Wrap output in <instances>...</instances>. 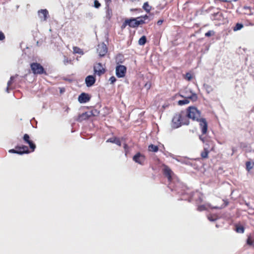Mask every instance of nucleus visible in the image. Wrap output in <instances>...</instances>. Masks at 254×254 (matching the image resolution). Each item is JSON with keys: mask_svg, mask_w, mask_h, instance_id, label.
<instances>
[{"mask_svg": "<svg viewBox=\"0 0 254 254\" xmlns=\"http://www.w3.org/2000/svg\"><path fill=\"white\" fill-rule=\"evenodd\" d=\"M30 68L32 72L34 74H42L47 75L46 71L45 70L43 66L39 63H33L30 64Z\"/></svg>", "mask_w": 254, "mask_h": 254, "instance_id": "1", "label": "nucleus"}, {"mask_svg": "<svg viewBox=\"0 0 254 254\" xmlns=\"http://www.w3.org/2000/svg\"><path fill=\"white\" fill-rule=\"evenodd\" d=\"M187 114L190 119L198 121L200 118V112L193 107H190L187 109Z\"/></svg>", "mask_w": 254, "mask_h": 254, "instance_id": "2", "label": "nucleus"}, {"mask_svg": "<svg viewBox=\"0 0 254 254\" xmlns=\"http://www.w3.org/2000/svg\"><path fill=\"white\" fill-rule=\"evenodd\" d=\"M162 166V172L163 175L167 178L168 181L171 182L173 180V176L174 175V173L167 165L163 164Z\"/></svg>", "mask_w": 254, "mask_h": 254, "instance_id": "3", "label": "nucleus"}, {"mask_svg": "<svg viewBox=\"0 0 254 254\" xmlns=\"http://www.w3.org/2000/svg\"><path fill=\"white\" fill-rule=\"evenodd\" d=\"M94 72L95 74L101 76L105 73L106 69L103 67L102 64L99 63L94 65Z\"/></svg>", "mask_w": 254, "mask_h": 254, "instance_id": "4", "label": "nucleus"}, {"mask_svg": "<svg viewBox=\"0 0 254 254\" xmlns=\"http://www.w3.org/2000/svg\"><path fill=\"white\" fill-rule=\"evenodd\" d=\"M132 159L135 162L141 165H144V162L146 160L145 156L140 152L137 153L133 157Z\"/></svg>", "mask_w": 254, "mask_h": 254, "instance_id": "5", "label": "nucleus"}, {"mask_svg": "<svg viewBox=\"0 0 254 254\" xmlns=\"http://www.w3.org/2000/svg\"><path fill=\"white\" fill-rule=\"evenodd\" d=\"M127 68L125 66L119 65L116 68V75L118 77H123L125 76Z\"/></svg>", "mask_w": 254, "mask_h": 254, "instance_id": "6", "label": "nucleus"}, {"mask_svg": "<svg viewBox=\"0 0 254 254\" xmlns=\"http://www.w3.org/2000/svg\"><path fill=\"white\" fill-rule=\"evenodd\" d=\"M181 114H176L172 119V126L174 128H178L182 126L181 122Z\"/></svg>", "mask_w": 254, "mask_h": 254, "instance_id": "7", "label": "nucleus"}, {"mask_svg": "<svg viewBox=\"0 0 254 254\" xmlns=\"http://www.w3.org/2000/svg\"><path fill=\"white\" fill-rule=\"evenodd\" d=\"M97 50L99 56L102 57L105 56L107 54L108 48L104 43H102L98 45Z\"/></svg>", "mask_w": 254, "mask_h": 254, "instance_id": "8", "label": "nucleus"}, {"mask_svg": "<svg viewBox=\"0 0 254 254\" xmlns=\"http://www.w3.org/2000/svg\"><path fill=\"white\" fill-rule=\"evenodd\" d=\"M23 139L25 143L29 144L31 151L33 152L36 148V145L30 139L29 135L28 134H25L23 137Z\"/></svg>", "mask_w": 254, "mask_h": 254, "instance_id": "9", "label": "nucleus"}, {"mask_svg": "<svg viewBox=\"0 0 254 254\" xmlns=\"http://www.w3.org/2000/svg\"><path fill=\"white\" fill-rule=\"evenodd\" d=\"M198 122H199V126L203 134H205L207 132L208 125L205 119L201 118Z\"/></svg>", "mask_w": 254, "mask_h": 254, "instance_id": "10", "label": "nucleus"}, {"mask_svg": "<svg viewBox=\"0 0 254 254\" xmlns=\"http://www.w3.org/2000/svg\"><path fill=\"white\" fill-rule=\"evenodd\" d=\"M38 15L42 21H46L49 16V12L46 9L38 11Z\"/></svg>", "mask_w": 254, "mask_h": 254, "instance_id": "11", "label": "nucleus"}, {"mask_svg": "<svg viewBox=\"0 0 254 254\" xmlns=\"http://www.w3.org/2000/svg\"><path fill=\"white\" fill-rule=\"evenodd\" d=\"M90 99V96L85 93H82L78 98V101L80 103H84L88 102Z\"/></svg>", "mask_w": 254, "mask_h": 254, "instance_id": "12", "label": "nucleus"}, {"mask_svg": "<svg viewBox=\"0 0 254 254\" xmlns=\"http://www.w3.org/2000/svg\"><path fill=\"white\" fill-rule=\"evenodd\" d=\"M96 79L93 75H88L85 78V83L87 87L92 86L95 82Z\"/></svg>", "mask_w": 254, "mask_h": 254, "instance_id": "13", "label": "nucleus"}, {"mask_svg": "<svg viewBox=\"0 0 254 254\" xmlns=\"http://www.w3.org/2000/svg\"><path fill=\"white\" fill-rule=\"evenodd\" d=\"M204 143V148H207L210 151H214L215 148V144L212 141L206 140Z\"/></svg>", "mask_w": 254, "mask_h": 254, "instance_id": "14", "label": "nucleus"}, {"mask_svg": "<svg viewBox=\"0 0 254 254\" xmlns=\"http://www.w3.org/2000/svg\"><path fill=\"white\" fill-rule=\"evenodd\" d=\"M181 125H188L189 124V119L190 118L188 117V114H185L184 113H181Z\"/></svg>", "mask_w": 254, "mask_h": 254, "instance_id": "15", "label": "nucleus"}, {"mask_svg": "<svg viewBox=\"0 0 254 254\" xmlns=\"http://www.w3.org/2000/svg\"><path fill=\"white\" fill-rule=\"evenodd\" d=\"M15 149H16L17 150L20 151L21 152L25 151V152H24L23 154H28L32 152L31 151V150H29L28 147L26 145H17L15 147Z\"/></svg>", "mask_w": 254, "mask_h": 254, "instance_id": "16", "label": "nucleus"}, {"mask_svg": "<svg viewBox=\"0 0 254 254\" xmlns=\"http://www.w3.org/2000/svg\"><path fill=\"white\" fill-rule=\"evenodd\" d=\"M128 26L132 28H136L138 26V24L137 23V19L136 18H130L127 19Z\"/></svg>", "mask_w": 254, "mask_h": 254, "instance_id": "17", "label": "nucleus"}, {"mask_svg": "<svg viewBox=\"0 0 254 254\" xmlns=\"http://www.w3.org/2000/svg\"><path fill=\"white\" fill-rule=\"evenodd\" d=\"M90 117V115L89 114L88 112L83 113L78 116V118L77 119L78 122H82L84 120H86L88 119V118Z\"/></svg>", "mask_w": 254, "mask_h": 254, "instance_id": "18", "label": "nucleus"}, {"mask_svg": "<svg viewBox=\"0 0 254 254\" xmlns=\"http://www.w3.org/2000/svg\"><path fill=\"white\" fill-rule=\"evenodd\" d=\"M222 16V14L219 12H218L212 14L210 18L212 20L219 21L221 20Z\"/></svg>", "mask_w": 254, "mask_h": 254, "instance_id": "19", "label": "nucleus"}, {"mask_svg": "<svg viewBox=\"0 0 254 254\" xmlns=\"http://www.w3.org/2000/svg\"><path fill=\"white\" fill-rule=\"evenodd\" d=\"M106 142H111L116 144L119 146H121V141L119 138L114 137L109 138Z\"/></svg>", "mask_w": 254, "mask_h": 254, "instance_id": "20", "label": "nucleus"}, {"mask_svg": "<svg viewBox=\"0 0 254 254\" xmlns=\"http://www.w3.org/2000/svg\"><path fill=\"white\" fill-rule=\"evenodd\" d=\"M193 97H194L195 98H196V96L195 94L189 97L188 98H187V99H185L182 100H179L178 101V104L181 106H182V105H184L185 104H188L190 102L189 99H192Z\"/></svg>", "mask_w": 254, "mask_h": 254, "instance_id": "21", "label": "nucleus"}, {"mask_svg": "<svg viewBox=\"0 0 254 254\" xmlns=\"http://www.w3.org/2000/svg\"><path fill=\"white\" fill-rule=\"evenodd\" d=\"M106 8V17L108 20H110L113 16L112 10L110 6L105 7Z\"/></svg>", "mask_w": 254, "mask_h": 254, "instance_id": "22", "label": "nucleus"}, {"mask_svg": "<svg viewBox=\"0 0 254 254\" xmlns=\"http://www.w3.org/2000/svg\"><path fill=\"white\" fill-rule=\"evenodd\" d=\"M254 167V161H247L246 162V169L247 171L250 172Z\"/></svg>", "mask_w": 254, "mask_h": 254, "instance_id": "23", "label": "nucleus"}, {"mask_svg": "<svg viewBox=\"0 0 254 254\" xmlns=\"http://www.w3.org/2000/svg\"><path fill=\"white\" fill-rule=\"evenodd\" d=\"M211 151L208 150L207 148H204L203 151L201 152L200 156L202 159H206L208 157V154Z\"/></svg>", "mask_w": 254, "mask_h": 254, "instance_id": "24", "label": "nucleus"}, {"mask_svg": "<svg viewBox=\"0 0 254 254\" xmlns=\"http://www.w3.org/2000/svg\"><path fill=\"white\" fill-rule=\"evenodd\" d=\"M63 63L64 65H66L68 64H72V60L70 58H68L66 56H64Z\"/></svg>", "mask_w": 254, "mask_h": 254, "instance_id": "25", "label": "nucleus"}, {"mask_svg": "<svg viewBox=\"0 0 254 254\" xmlns=\"http://www.w3.org/2000/svg\"><path fill=\"white\" fill-rule=\"evenodd\" d=\"M235 227H236L235 230L237 233H244L245 228L244 226L237 224V225H236Z\"/></svg>", "mask_w": 254, "mask_h": 254, "instance_id": "26", "label": "nucleus"}, {"mask_svg": "<svg viewBox=\"0 0 254 254\" xmlns=\"http://www.w3.org/2000/svg\"><path fill=\"white\" fill-rule=\"evenodd\" d=\"M158 147L153 144H150L148 146V150L151 152H156L158 151Z\"/></svg>", "mask_w": 254, "mask_h": 254, "instance_id": "27", "label": "nucleus"}, {"mask_svg": "<svg viewBox=\"0 0 254 254\" xmlns=\"http://www.w3.org/2000/svg\"><path fill=\"white\" fill-rule=\"evenodd\" d=\"M244 27V25L242 23H237L236 24L235 26L233 27V30L234 31H237L238 30H241Z\"/></svg>", "mask_w": 254, "mask_h": 254, "instance_id": "28", "label": "nucleus"}, {"mask_svg": "<svg viewBox=\"0 0 254 254\" xmlns=\"http://www.w3.org/2000/svg\"><path fill=\"white\" fill-rule=\"evenodd\" d=\"M143 8L148 13L150 12L151 9V6L149 5L148 2L144 3L143 5Z\"/></svg>", "mask_w": 254, "mask_h": 254, "instance_id": "29", "label": "nucleus"}, {"mask_svg": "<svg viewBox=\"0 0 254 254\" xmlns=\"http://www.w3.org/2000/svg\"><path fill=\"white\" fill-rule=\"evenodd\" d=\"M73 52L74 54H83V52L82 50L79 47L74 46L73 47Z\"/></svg>", "mask_w": 254, "mask_h": 254, "instance_id": "30", "label": "nucleus"}, {"mask_svg": "<svg viewBox=\"0 0 254 254\" xmlns=\"http://www.w3.org/2000/svg\"><path fill=\"white\" fill-rule=\"evenodd\" d=\"M146 43V37L145 36H142L138 40V44L140 45H144Z\"/></svg>", "mask_w": 254, "mask_h": 254, "instance_id": "31", "label": "nucleus"}, {"mask_svg": "<svg viewBox=\"0 0 254 254\" xmlns=\"http://www.w3.org/2000/svg\"><path fill=\"white\" fill-rule=\"evenodd\" d=\"M137 23L138 24V26L140 25H142L146 23H148V21H146L143 19L141 17H137Z\"/></svg>", "mask_w": 254, "mask_h": 254, "instance_id": "32", "label": "nucleus"}, {"mask_svg": "<svg viewBox=\"0 0 254 254\" xmlns=\"http://www.w3.org/2000/svg\"><path fill=\"white\" fill-rule=\"evenodd\" d=\"M8 152L9 153H16V154H20V155H22L23 154V153L24 152H25V151H22V152H21L20 151H18L16 149H10Z\"/></svg>", "mask_w": 254, "mask_h": 254, "instance_id": "33", "label": "nucleus"}, {"mask_svg": "<svg viewBox=\"0 0 254 254\" xmlns=\"http://www.w3.org/2000/svg\"><path fill=\"white\" fill-rule=\"evenodd\" d=\"M13 79H14V77L11 76L10 78V80L7 82V86L6 87V91L7 92H9V86L11 85Z\"/></svg>", "mask_w": 254, "mask_h": 254, "instance_id": "34", "label": "nucleus"}, {"mask_svg": "<svg viewBox=\"0 0 254 254\" xmlns=\"http://www.w3.org/2000/svg\"><path fill=\"white\" fill-rule=\"evenodd\" d=\"M206 209V207L205 205H200L197 206V210L199 211H202L205 210Z\"/></svg>", "mask_w": 254, "mask_h": 254, "instance_id": "35", "label": "nucleus"}, {"mask_svg": "<svg viewBox=\"0 0 254 254\" xmlns=\"http://www.w3.org/2000/svg\"><path fill=\"white\" fill-rule=\"evenodd\" d=\"M215 34V32L212 30H209L205 34L206 37H210Z\"/></svg>", "mask_w": 254, "mask_h": 254, "instance_id": "36", "label": "nucleus"}, {"mask_svg": "<svg viewBox=\"0 0 254 254\" xmlns=\"http://www.w3.org/2000/svg\"><path fill=\"white\" fill-rule=\"evenodd\" d=\"M254 242V240H252V238H251V237H248L247 240V244L248 245H250V246H252L253 245V243Z\"/></svg>", "mask_w": 254, "mask_h": 254, "instance_id": "37", "label": "nucleus"}, {"mask_svg": "<svg viewBox=\"0 0 254 254\" xmlns=\"http://www.w3.org/2000/svg\"><path fill=\"white\" fill-rule=\"evenodd\" d=\"M94 6L95 7L98 8L101 6V4L97 0H95L94 1Z\"/></svg>", "mask_w": 254, "mask_h": 254, "instance_id": "38", "label": "nucleus"}, {"mask_svg": "<svg viewBox=\"0 0 254 254\" xmlns=\"http://www.w3.org/2000/svg\"><path fill=\"white\" fill-rule=\"evenodd\" d=\"M116 81V78L115 76H111L109 79V81L111 84H114Z\"/></svg>", "mask_w": 254, "mask_h": 254, "instance_id": "39", "label": "nucleus"}, {"mask_svg": "<svg viewBox=\"0 0 254 254\" xmlns=\"http://www.w3.org/2000/svg\"><path fill=\"white\" fill-rule=\"evenodd\" d=\"M5 37L4 33L0 31V41H3L5 39Z\"/></svg>", "mask_w": 254, "mask_h": 254, "instance_id": "40", "label": "nucleus"}, {"mask_svg": "<svg viewBox=\"0 0 254 254\" xmlns=\"http://www.w3.org/2000/svg\"><path fill=\"white\" fill-rule=\"evenodd\" d=\"M128 20H127V19H126L125 22L123 23V24H122L121 27L122 29L123 28H125L127 25H128Z\"/></svg>", "mask_w": 254, "mask_h": 254, "instance_id": "41", "label": "nucleus"}, {"mask_svg": "<svg viewBox=\"0 0 254 254\" xmlns=\"http://www.w3.org/2000/svg\"><path fill=\"white\" fill-rule=\"evenodd\" d=\"M186 78L188 80H190L192 78V76H191V74L190 73H187L186 74Z\"/></svg>", "mask_w": 254, "mask_h": 254, "instance_id": "42", "label": "nucleus"}, {"mask_svg": "<svg viewBox=\"0 0 254 254\" xmlns=\"http://www.w3.org/2000/svg\"><path fill=\"white\" fill-rule=\"evenodd\" d=\"M130 10L131 11H137L138 12H142V10L141 8H131Z\"/></svg>", "mask_w": 254, "mask_h": 254, "instance_id": "43", "label": "nucleus"}, {"mask_svg": "<svg viewBox=\"0 0 254 254\" xmlns=\"http://www.w3.org/2000/svg\"><path fill=\"white\" fill-rule=\"evenodd\" d=\"M143 19H144L145 21L146 20H148V22L150 20V19L149 18V16L147 15H145L144 16H141Z\"/></svg>", "mask_w": 254, "mask_h": 254, "instance_id": "44", "label": "nucleus"}, {"mask_svg": "<svg viewBox=\"0 0 254 254\" xmlns=\"http://www.w3.org/2000/svg\"><path fill=\"white\" fill-rule=\"evenodd\" d=\"M105 4H106V7H107V6H110V4L111 1V0H105Z\"/></svg>", "mask_w": 254, "mask_h": 254, "instance_id": "45", "label": "nucleus"}, {"mask_svg": "<svg viewBox=\"0 0 254 254\" xmlns=\"http://www.w3.org/2000/svg\"><path fill=\"white\" fill-rule=\"evenodd\" d=\"M244 9H246V10H249V11L250 12V11H251L250 7L248 6H244Z\"/></svg>", "mask_w": 254, "mask_h": 254, "instance_id": "46", "label": "nucleus"}, {"mask_svg": "<svg viewBox=\"0 0 254 254\" xmlns=\"http://www.w3.org/2000/svg\"><path fill=\"white\" fill-rule=\"evenodd\" d=\"M163 20H158V22H157V24H158V25H161V24H162V23H163Z\"/></svg>", "mask_w": 254, "mask_h": 254, "instance_id": "47", "label": "nucleus"}, {"mask_svg": "<svg viewBox=\"0 0 254 254\" xmlns=\"http://www.w3.org/2000/svg\"><path fill=\"white\" fill-rule=\"evenodd\" d=\"M199 139L204 143L205 142L204 139L202 138L201 136H199Z\"/></svg>", "mask_w": 254, "mask_h": 254, "instance_id": "48", "label": "nucleus"}, {"mask_svg": "<svg viewBox=\"0 0 254 254\" xmlns=\"http://www.w3.org/2000/svg\"><path fill=\"white\" fill-rule=\"evenodd\" d=\"M208 219H209V220H210V221H214V219H212V217H210V216H208Z\"/></svg>", "mask_w": 254, "mask_h": 254, "instance_id": "49", "label": "nucleus"}, {"mask_svg": "<svg viewBox=\"0 0 254 254\" xmlns=\"http://www.w3.org/2000/svg\"><path fill=\"white\" fill-rule=\"evenodd\" d=\"M199 202H201L202 201V200H202V198H201L200 197H199Z\"/></svg>", "mask_w": 254, "mask_h": 254, "instance_id": "50", "label": "nucleus"}, {"mask_svg": "<svg viewBox=\"0 0 254 254\" xmlns=\"http://www.w3.org/2000/svg\"><path fill=\"white\" fill-rule=\"evenodd\" d=\"M130 0L132 2L139 1V0Z\"/></svg>", "mask_w": 254, "mask_h": 254, "instance_id": "51", "label": "nucleus"}, {"mask_svg": "<svg viewBox=\"0 0 254 254\" xmlns=\"http://www.w3.org/2000/svg\"><path fill=\"white\" fill-rule=\"evenodd\" d=\"M127 144H125V145H124V148H127Z\"/></svg>", "mask_w": 254, "mask_h": 254, "instance_id": "52", "label": "nucleus"}, {"mask_svg": "<svg viewBox=\"0 0 254 254\" xmlns=\"http://www.w3.org/2000/svg\"><path fill=\"white\" fill-rule=\"evenodd\" d=\"M64 91V90H62V89H61V92H63Z\"/></svg>", "mask_w": 254, "mask_h": 254, "instance_id": "53", "label": "nucleus"}, {"mask_svg": "<svg viewBox=\"0 0 254 254\" xmlns=\"http://www.w3.org/2000/svg\"><path fill=\"white\" fill-rule=\"evenodd\" d=\"M222 1H224V2L227 1V0H222Z\"/></svg>", "mask_w": 254, "mask_h": 254, "instance_id": "54", "label": "nucleus"}, {"mask_svg": "<svg viewBox=\"0 0 254 254\" xmlns=\"http://www.w3.org/2000/svg\"><path fill=\"white\" fill-rule=\"evenodd\" d=\"M253 247H254V245H253Z\"/></svg>", "mask_w": 254, "mask_h": 254, "instance_id": "55", "label": "nucleus"}]
</instances>
